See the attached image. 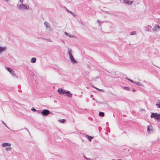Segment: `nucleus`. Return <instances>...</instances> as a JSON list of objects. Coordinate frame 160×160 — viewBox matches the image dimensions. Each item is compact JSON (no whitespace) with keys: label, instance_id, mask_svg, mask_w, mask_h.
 <instances>
[{"label":"nucleus","instance_id":"f257e3e1","mask_svg":"<svg viewBox=\"0 0 160 160\" xmlns=\"http://www.w3.org/2000/svg\"><path fill=\"white\" fill-rule=\"evenodd\" d=\"M17 7L19 10L21 11L28 9L29 8V6L28 4H24L23 3H18L17 5Z\"/></svg>","mask_w":160,"mask_h":160},{"label":"nucleus","instance_id":"f03ea898","mask_svg":"<svg viewBox=\"0 0 160 160\" xmlns=\"http://www.w3.org/2000/svg\"><path fill=\"white\" fill-rule=\"evenodd\" d=\"M68 50L69 51L68 52V53L69 55L70 59L71 62L73 64H75L77 62V61L75 59L73 55L72 54V50L69 48H68Z\"/></svg>","mask_w":160,"mask_h":160},{"label":"nucleus","instance_id":"7ed1b4c3","mask_svg":"<svg viewBox=\"0 0 160 160\" xmlns=\"http://www.w3.org/2000/svg\"><path fill=\"white\" fill-rule=\"evenodd\" d=\"M38 112H40L42 116H46L50 113V111L48 109H44L41 111H38Z\"/></svg>","mask_w":160,"mask_h":160},{"label":"nucleus","instance_id":"20e7f679","mask_svg":"<svg viewBox=\"0 0 160 160\" xmlns=\"http://www.w3.org/2000/svg\"><path fill=\"white\" fill-rule=\"evenodd\" d=\"M5 68L10 73V74H12V76L13 77H15L16 78H17L18 76L16 75L15 73V72L12 69L10 68H8L7 67H5Z\"/></svg>","mask_w":160,"mask_h":160},{"label":"nucleus","instance_id":"39448f33","mask_svg":"<svg viewBox=\"0 0 160 160\" xmlns=\"http://www.w3.org/2000/svg\"><path fill=\"white\" fill-rule=\"evenodd\" d=\"M150 117L152 118H154L157 120H159L160 119V114L152 112L151 113Z\"/></svg>","mask_w":160,"mask_h":160},{"label":"nucleus","instance_id":"423d86ee","mask_svg":"<svg viewBox=\"0 0 160 160\" xmlns=\"http://www.w3.org/2000/svg\"><path fill=\"white\" fill-rule=\"evenodd\" d=\"M44 25L45 26L46 29L48 31H51L52 30L51 28L50 25L49 23L45 21L44 22Z\"/></svg>","mask_w":160,"mask_h":160},{"label":"nucleus","instance_id":"0eeeda50","mask_svg":"<svg viewBox=\"0 0 160 160\" xmlns=\"http://www.w3.org/2000/svg\"><path fill=\"white\" fill-rule=\"evenodd\" d=\"M66 91L61 88H58V92L60 95H63L65 94Z\"/></svg>","mask_w":160,"mask_h":160},{"label":"nucleus","instance_id":"6e6552de","mask_svg":"<svg viewBox=\"0 0 160 160\" xmlns=\"http://www.w3.org/2000/svg\"><path fill=\"white\" fill-rule=\"evenodd\" d=\"M123 2L126 3L128 5H130L132 4L133 2V1H131L129 0H123Z\"/></svg>","mask_w":160,"mask_h":160},{"label":"nucleus","instance_id":"1a4fd4ad","mask_svg":"<svg viewBox=\"0 0 160 160\" xmlns=\"http://www.w3.org/2000/svg\"><path fill=\"white\" fill-rule=\"evenodd\" d=\"M65 94L68 97L71 98L72 96V94L68 91H66Z\"/></svg>","mask_w":160,"mask_h":160},{"label":"nucleus","instance_id":"9d476101","mask_svg":"<svg viewBox=\"0 0 160 160\" xmlns=\"http://www.w3.org/2000/svg\"><path fill=\"white\" fill-rule=\"evenodd\" d=\"M152 127L151 125H149L148 126V132L149 133H151V132L152 131Z\"/></svg>","mask_w":160,"mask_h":160},{"label":"nucleus","instance_id":"9b49d317","mask_svg":"<svg viewBox=\"0 0 160 160\" xmlns=\"http://www.w3.org/2000/svg\"><path fill=\"white\" fill-rule=\"evenodd\" d=\"M7 49V48L6 47H2L0 46V54L1 53L6 50Z\"/></svg>","mask_w":160,"mask_h":160},{"label":"nucleus","instance_id":"f8f14e48","mask_svg":"<svg viewBox=\"0 0 160 160\" xmlns=\"http://www.w3.org/2000/svg\"><path fill=\"white\" fill-rule=\"evenodd\" d=\"M160 30V26L156 24L154 26V30L155 31H159Z\"/></svg>","mask_w":160,"mask_h":160},{"label":"nucleus","instance_id":"ddd939ff","mask_svg":"<svg viewBox=\"0 0 160 160\" xmlns=\"http://www.w3.org/2000/svg\"><path fill=\"white\" fill-rule=\"evenodd\" d=\"M11 144L7 142L3 143L2 144V146L3 147H6L7 146H10Z\"/></svg>","mask_w":160,"mask_h":160},{"label":"nucleus","instance_id":"4468645a","mask_svg":"<svg viewBox=\"0 0 160 160\" xmlns=\"http://www.w3.org/2000/svg\"><path fill=\"white\" fill-rule=\"evenodd\" d=\"M152 27L151 26H150L149 25H148L145 28V30L146 31H151V29Z\"/></svg>","mask_w":160,"mask_h":160},{"label":"nucleus","instance_id":"2eb2a0df","mask_svg":"<svg viewBox=\"0 0 160 160\" xmlns=\"http://www.w3.org/2000/svg\"><path fill=\"white\" fill-rule=\"evenodd\" d=\"M64 34L66 36L69 37L70 38H73L74 37L73 35H71L66 32H64Z\"/></svg>","mask_w":160,"mask_h":160},{"label":"nucleus","instance_id":"dca6fc26","mask_svg":"<svg viewBox=\"0 0 160 160\" xmlns=\"http://www.w3.org/2000/svg\"><path fill=\"white\" fill-rule=\"evenodd\" d=\"M85 136L89 141H91L92 139L94 138V137H92L87 135H86Z\"/></svg>","mask_w":160,"mask_h":160},{"label":"nucleus","instance_id":"f3484780","mask_svg":"<svg viewBox=\"0 0 160 160\" xmlns=\"http://www.w3.org/2000/svg\"><path fill=\"white\" fill-rule=\"evenodd\" d=\"M37 59L36 58H32L31 60V62L32 63H35L36 62Z\"/></svg>","mask_w":160,"mask_h":160},{"label":"nucleus","instance_id":"a211bd4d","mask_svg":"<svg viewBox=\"0 0 160 160\" xmlns=\"http://www.w3.org/2000/svg\"><path fill=\"white\" fill-rule=\"evenodd\" d=\"M58 121L61 123H64L65 122L66 120L65 119H61L58 120Z\"/></svg>","mask_w":160,"mask_h":160},{"label":"nucleus","instance_id":"6ab92c4d","mask_svg":"<svg viewBox=\"0 0 160 160\" xmlns=\"http://www.w3.org/2000/svg\"><path fill=\"white\" fill-rule=\"evenodd\" d=\"M104 113L103 112H99V115L100 116L104 117Z\"/></svg>","mask_w":160,"mask_h":160},{"label":"nucleus","instance_id":"aec40b11","mask_svg":"<svg viewBox=\"0 0 160 160\" xmlns=\"http://www.w3.org/2000/svg\"><path fill=\"white\" fill-rule=\"evenodd\" d=\"M134 83L139 86H142V84L139 82H134V83Z\"/></svg>","mask_w":160,"mask_h":160},{"label":"nucleus","instance_id":"412c9836","mask_svg":"<svg viewBox=\"0 0 160 160\" xmlns=\"http://www.w3.org/2000/svg\"><path fill=\"white\" fill-rule=\"evenodd\" d=\"M66 10L67 11L70 13L72 15H74V13L73 12H72V11L69 10H68V9H67V8H66Z\"/></svg>","mask_w":160,"mask_h":160},{"label":"nucleus","instance_id":"4be33fe9","mask_svg":"<svg viewBox=\"0 0 160 160\" xmlns=\"http://www.w3.org/2000/svg\"><path fill=\"white\" fill-rule=\"evenodd\" d=\"M123 89L127 91L130 90L129 88L128 87H123Z\"/></svg>","mask_w":160,"mask_h":160},{"label":"nucleus","instance_id":"5701e85b","mask_svg":"<svg viewBox=\"0 0 160 160\" xmlns=\"http://www.w3.org/2000/svg\"><path fill=\"white\" fill-rule=\"evenodd\" d=\"M126 79H127L129 81H130L132 83H134V81L132 80H131V79H129V78H126Z\"/></svg>","mask_w":160,"mask_h":160},{"label":"nucleus","instance_id":"b1692460","mask_svg":"<svg viewBox=\"0 0 160 160\" xmlns=\"http://www.w3.org/2000/svg\"><path fill=\"white\" fill-rule=\"evenodd\" d=\"M5 149L7 151H10L11 150V148L10 147H7Z\"/></svg>","mask_w":160,"mask_h":160},{"label":"nucleus","instance_id":"393cba45","mask_svg":"<svg viewBox=\"0 0 160 160\" xmlns=\"http://www.w3.org/2000/svg\"><path fill=\"white\" fill-rule=\"evenodd\" d=\"M136 34V32L133 31L131 33L130 35H134L135 34Z\"/></svg>","mask_w":160,"mask_h":160},{"label":"nucleus","instance_id":"a878e982","mask_svg":"<svg viewBox=\"0 0 160 160\" xmlns=\"http://www.w3.org/2000/svg\"><path fill=\"white\" fill-rule=\"evenodd\" d=\"M44 40H47V41H48V42H52V41L50 39H47V38H45L44 39Z\"/></svg>","mask_w":160,"mask_h":160},{"label":"nucleus","instance_id":"bb28decb","mask_svg":"<svg viewBox=\"0 0 160 160\" xmlns=\"http://www.w3.org/2000/svg\"><path fill=\"white\" fill-rule=\"evenodd\" d=\"M2 123L4 124L5 126L7 128H8V129H10V128H9V127H8L6 124H5V123L2 121Z\"/></svg>","mask_w":160,"mask_h":160},{"label":"nucleus","instance_id":"cd10ccee","mask_svg":"<svg viewBox=\"0 0 160 160\" xmlns=\"http://www.w3.org/2000/svg\"><path fill=\"white\" fill-rule=\"evenodd\" d=\"M156 106H157L158 108H160V104L156 103Z\"/></svg>","mask_w":160,"mask_h":160},{"label":"nucleus","instance_id":"c85d7f7f","mask_svg":"<svg viewBox=\"0 0 160 160\" xmlns=\"http://www.w3.org/2000/svg\"><path fill=\"white\" fill-rule=\"evenodd\" d=\"M31 110L33 112H35L37 111V110L33 108L31 109Z\"/></svg>","mask_w":160,"mask_h":160},{"label":"nucleus","instance_id":"c756f323","mask_svg":"<svg viewBox=\"0 0 160 160\" xmlns=\"http://www.w3.org/2000/svg\"><path fill=\"white\" fill-rule=\"evenodd\" d=\"M19 2L21 3V4H22V3H23V0H19Z\"/></svg>","mask_w":160,"mask_h":160},{"label":"nucleus","instance_id":"7c9ffc66","mask_svg":"<svg viewBox=\"0 0 160 160\" xmlns=\"http://www.w3.org/2000/svg\"><path fill=\"white\" fill-rule=\"evenodd\" d=\"M97 22L99 23H100L101 22V21L99 20H98Z\"/></svg>","mask_w":160,"mask_h":160},{"label":"nucleus","instance_id":"2f4dec72","mask_svg":"<svg viewBox=\"0 0 160 160\" xmlns=\"http://www.w3.org/2000/svg\"><path fill=\"white\" fill-rule=\"evenodd\" d=\"M95 88L96 89H97V90H99V89H98V88H96V87H95Z\"/></svg>","mask_w":160,"mask_h":160},{"label":"nucleus","instance_id":"473e14b6","mask_svg":"<svg viewBox=\"0 0 160 160\" xmlns=\"http://www.w3.org/2000/svg\"><path fill=\"white\" fill-rule=\"evenodd\" d=\"M98 91H103V90L102 89H99V90H98Z\"/></svg>","mask_w":160,"mask_h":160},{"label":"nucleus","instance_id":"72a5a7b5","mask_svg":"<svg viewBox=\"0 0 160 160\" xmlns=\"http://www.w3.org/2000/svg\"><path fill=\"white\" fill-rule=\"evenodd\" d=\"M135 89H133V90H132V91H133V92H135Z\"/></svg>","mask_w":160,"mask_h":160},{"label":"nucleus","instance_id":"f704fd0d","mask_svg":"<svg viewBox=\"0 0 160 160\" xmlns=\"http://www.w3.org/2000/svg\"><path fill=\"white\" fill-rule=\"evenodd\" d=\"M25 129H26V130H27V131H28L29 132V131H28V130L27 129V128H25Z\"/></svg>","mask_w":160,"mask_h":160},{"label":"nucleus","instance_id":"c9c22d12","mask_svg":"<svg viewBox=\"0 0 160 160\" xmlns=\"http://www.w3.org/2000/svg\"><path fill=\"white\" fill-rule=\"evenodd\" d=\"M7 2H8V1H9L10 0H5Z\"/></svg>","mask_w":160,"mask_h":160},{"label":"nucleus","instance_id":"e433bc0d","mask_svg":"<svg viewBox=\"0 0 160 160\" xmlns=\"http://www.w3.org/2000/svg\"><path fill=\"white\" fill-rule=\"evenodd\" d=\"M92 87H93V88H95V87L94 86H92Z\"/></svg>","mask_w":160,"mask_h":160},{"label":"nucleus","instance_id":"4c0bfd02","mask_svg":"<svg viewBox=\"0 0 160 160\" xmlns=\"http://www.w3.org/2000/svg\"><path fill=\"white\" fill-rule=\"evenodd\" d=\"M92 95H91V97H92Z\"/></svg>","mask_w":160,"mask_h":160},{"label":"nucleus","instance_id":"58836bf2","mask_svg":"<svg viewBox=\"0 0 160 160\" xmlns=\"http://www.w3.org/2000/svg\"><path fill=\"white\" fill-rule=\"evenodd\" d=\"M18 91H19V92H20V91H21V90H18Z\"/></svg>","mask_w":160,"mask_h":160},{"label":"nucleus","instance_id":"ea45409f","mask_svg":"<svg viewBox=\"0 0 160 160\" xmlns=\"http://www.w3.org/2000/svg\"><path fill=\"white\" fill-rule=\"evenodd\" d=\"M86 158L87 159H88V158ZM88 160H89V159H88Z\"/></svg>","mask_w":160,"mask_h":160}]
</instances>
